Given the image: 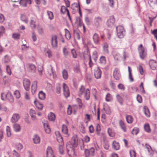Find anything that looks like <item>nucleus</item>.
I'll list each match as a JSON object with an SVG mask.
<instances>
[{"instance_id":"obj_46","label":"nucleus","mask_w":157,"mask_h":157,"mask_svg":"<svg viewBox=\"0 0 157 157\" xmlns=\"http://www.w3.org/2000/svg\"><path fill=\"white\" fill-rule=\"evenodd\" d=\"M21 19L22 21L25 23H28V20L25 15L22 14L21 16Z\"/></svg>"},{"instance_id":"obj_10","label":"nucleus","mask_w":157,"mask_h":157,"mask_svg":"<svg viewBox=\"0 0 157 157\" xmlns=\"http://www.w3.org/2000/svg\"><path fill=\"white\" fill-rule=\"evenodd\" d=\"M113 76L116 80H119L120 79L121 75L118 69L116 68L115 69L113 73Z\"/></svg>"},{"instance_id":"obj_40","label":"nucleus","mask_w":157,"mask_h":157,"mask_svg":"<svg viewBox=\"0 0 157 157\" xmlns=\"http://www.w3.org/2000/svg\"><path fill=\"white\" fill-rule=\"evenodd\" d=\"M145 131L149 133L151 132V129L148 124H145L144 125Z\"/></svg>"},{"instance_id":"obj_42","label":"nucleus","mask_w":157,"mask_h":157,"mask_svg":"<svg viewBox=\"0 0 157 157\" xmlns=\"http://www.w3.org/2000/svg\"><path fill=\"white\" fill-rule=\"evenodd\" d=\"M39 98L41 100H44L45 98V94L42 91H40L39 93Z\"/></svg>"},{"instance_id":"obj_17","label":"nucleus","mask_w":157,"mask_h":157,"mask_svg":"<svg viewBox=\"0 0 157 157\" xmlns=\"http://www.w3.org/2000/svg\"><path fill=\"white\" fill-rule=\"evenodd\" d=\"M68 154L70 157H75L76 155L75 152V149L73 148H67Z\"/></svg>"},{"instance_id":"obj_47","label":"nucleus","mask_w":157,"mask_h":157,"mask_svg":"<svg viewBox=\"0 0 157 157\" xmlns=\"http://www.w3.org/2000/svg\"><path fill=\"white\" fill-rule=\"evenodd\" d=\"M104 109L105 110L106 113L110 114L111 113L110 109L108 106L104 105Z\"/></svg>"},{"instance_id":"obj_50","label":"nucleus","mask_w":157,"mask_h":157,"mask_svg":"<svg viewBox=\"0 0 157 157\" xmlns=\"http://www.w3.org/2000/svg\"><path fill=\"white\" fill-rule=\"evenodd\" d=\"M106 63L105 58L104 56H102L100 59V63L103 64H105Z\"/></svg>"},{"instance_id":"obj_24","label":"nucleus","mask_w":157,"mask_h":157,"mask_svg":"<svg viewBox=\"0 0 157 157\" xmlns=\"http://www.w3.org/2000/svg\"><path fill=\"white\" fill-rule=\"evenodd\" d=\"M145 146L149 155H153L154 154V151L153 150L151 146L147 144H146Z\"/></svg>"},{"instance_id":"obj_58","label":"nucleus","mask_w":157,"mask_h":157,"mask_svg":"<svg viewBox=\"0 0 157 157\" xmlns=\"http://www.w3.org/2000/svg\"><path fill=\"white\" fill-rule=\"evenodd\" d=\"M43 70V67L42 66H40L38 67V70L39 72V74L40 75H42V72Z\"/></svg>"},{"instance_id":"obj_13","label":"nucleus","mask_w":157,"mask_h":157,"mask_svg":"<svg viewBox=\"0 0 157 157\" xmlns=\"http://www.w3.org/2000/svg\"><path fill=\"white\" fill-rule=\"evenodd\" d=\"M93 40L94 44L96 45H98L100 44V40L99 36L98 34L94 33L93 36Z\"/></svg>"},{"instance_id":"obj_43","label":"nucleus","mask_w":157,"mask_h":157,"mask_svg":"<svg viewBox=\"0 0 157 157\" xmlns=\"http://www.w3.org/2000/svg\"><path fill=\"white\" fill-rule=\"evenodd\" d=\"M108 132L109 135L112 137H113L115 136V133L111 128H109L108 130Z\"/></svg>"},{"instance_id":"obj_37","label":"nucleus","mask_w":157,"mask_h":157,"mask_svg":"<svg viewBox=\"0 0 157 157\" xmlns=\"http://www.w3.org/2000/svg\"><path fill=\"white\" fill-rule=\"evenodd\" d=\"M62 74L63 78L65 80L67 79L68 77V74L67 71L65 69H64L62 71Z\"/></svg>"},{"instance_id":"obj_33","label":"nucleus","mask_w":157,"mask_h":157,"mask_svg":"<svg viewBox=\"0 0 157 157\" xmlns=\"http://www.w3.org/2000/svg\"><path fill=\"white\" fill-rule=\"evenodd\" d=\"M128 70L129 73V79L130 82H133V78L132 75V70L131 68V67L129 66L128 67Z\"/></svg>"},{"instance_id":"obj_4","label":"nucleus","mask_w":157,"mask_h":157,"mask_svg":"<svg viewBox=\"0 0 157 157\" xmlns=\"http://www.w3.org/2000/svg\"><path fill=\"white\" fill-rule=\"evenodd\" d=\"M117 35L120 38H123L125 35V31L124 28L121 26L116 27Z\"/></svg>"},{"instance_id":"obj_30","label":"nucleus","mask_w":157,"mask_h":157,"mask_svg":"<svg viewBox=\"0 0 157 157\" xmlns=\"http://www.w3.org/2000/svg\"><path fill=\"white\" fill-rule=\"evenodd\" d=\"M7 96V99L10 102H13L14 101L13 98L10 92L9 91L8 92Z\"/></svg>"},{"instance_id":"obj_5","label":"nucleus","mask_w":157,"mask_h":157,"mask_svg":"<svg viewBox=\"0 0 157 157\" xmlns=\"http://www.w3.org/2000/svg\"><path fill=\"white\" fill-rule=\"evenodd\" d=\"M57 37L56 35H53L51 37V44L53 48H56L57 47Z\"/></svg>"},{"instance_id":"obj_14","label":"nucleus","mask_w":157,"mask_h":157,"mask_svg":"<svg viewBox=\"0 0 157 157\" xmlns=\"http://www.w3.org/2000/svg\"><path fill=\"white\" fill-rule=\"evenodd\" d=\"M150 68L153 70H155L157 67V62L154 60H151L149 62Z\"/></svg>"},{"instance_id":"obj_16","label":"nucleus","mask_w":157,"mask_h":157,"mask_svg":"<svg viewBox=\"0 0 157 157\" xmlns=\"http://www.w3.org/2000/svg\"><path fill=\"white\" fill-rule=\"evenodd\" d=\"M102 21V18L100 16H96L94 19V24L96 27H98Z\"/></svg>"},{"instance_id":"obj_18","label":"nucleus","mask_w":157,"mask_h":157,"mask_svg":"<svg viewBox=\"0 0 157 157\" xmlns=\"http://www.w3.org/2000/svg\"><path fill=\"white\" fill-rule=\"evenodd\" d=\"M20 118L19 114L18 113H14L13 114L11 119V122L15 123L18 121Z\"/></svg>"},{"instance_id":"obj_21","label":"nucleus","mask_w":157,"mask_h":157,"mask_svg":"<svg viewBox=\"0 0 157 157\" xmlns=\"http://www.w3.org/2000/svg\"><path fill=\"white\" fill-rule=\"evenodd\" d=\"M49 69L48 70V72L49 75L52 76L53 78H56V75L53 69V67L51 65L50 66Z\"/></svg>"},{"instance_id":"obj_53","label":"nucleus","mask_w":157,"mask_h":157,"mask_svg":"<svg viewBox=\"0 0 157 157\" xmlns=\"http://www.w3.org/2000/svg\"><path fill=\"white\" fill-rule=\"evenodd\" d=\"M29 46H27L26 44H23L21 46V49L23 52L27 51L29 49Z\"/></svg>"},{"instance_id":"obj_39","label":"nucleus","mask_w":157,"mask_h":157,"mask_svg":"<svg viewBox=\"0 0 157 157\" xmlns=\"http://www.w3.org/2000/svg\"><path fill=\"white\" fill-rule=\"evenodd\" d=\"M126 118L127 122L129 124L132 123L133 120V117L130 115L126 116Z\"/></svg>"},{"instance_id":"obj_57","label":"nucleus","mask_w":157,"mask_h":157,"mask_svg":"<svg viewBox=\"0 0 157 157\" xmlns=\"http://www.w3.org/2000/svg\"><path fill=\"white\" fill-rule=\"evenodd\" d=\"M14 95L17 98H19L20 97V92L18 90H16L14 92Z\"/></svg>"},{"instance_id":"obj_31","label":"nucleus","mask_w":157,"mask_h":157,"mask_svg":"<svg viewBox=\"0 0 157 157\" xmlns=\"http://www.w3.org/2000/svg\"><path fill=\"white\" fill-rule=\"evenodd\" d=\"M119 124L121 129L124 132H126L127 130L126 127L124 122L123 121L121 120L119 121Z\"/></svg>"},{"instance_id":"obj_25","label":"nucleus","mask_w":157,"mask_h":157,"mask_svg":"<svg viewBox=\"0 0 157 157\" xmlns=\"http://www.w3.org/2000/svg\"><path fill=\"white\" fill-rule=\"evenodd\" d=\"M57 140L59 143L62 142H63V140L61 134L59 131H56L55 132Z\"/></svg>"},{"instance_id":"obj_45","label":"nucleus","mask_w":157,"mask_h":157,"mask_svg":"<svg viewBox=\"0 0 157 157\" xmlns=\"http://www.w3.org/2000/svg\"><path fill=\"white\" fill-rule=\"evenodd\" d=\"M105 99L106 101L108 102L110 101L113 99L112 96L111 94L108 93L106 95Z\"/></svg>"},{"instance_id":"obj_1","label":"nucleus","mask_w":157,"mask_h":157,"mask_svg":"<svg viewBox=\"0 0 157 157\" xmlns=\"http://www.w3.org/2000/svg\"><path fill=\"white\" fill-rule=\"evenodd\" d=\"M78 94L80 96L84 95L85 99L88 100L90 98V92L89 89H86L85 87L82 85L79 89Z\"/></svg>"},{"instance_id":"obj_51","label":"nucleus","mask_w":157,"mask_h":157,"mask_svg":"<svg viewBox=\"0 0 157 157\" xmlns=\"http://www.w3.org/2000/svg\"><path fill=\"white\" fill-rule=\"evenodd\" d=\"M139 131V129L138 128L135 127L133 129L132 133L133 135L137 134Z\"/></svg>"},{"instance_id":"obj_38","label":"nucleus","mask_w":157,"mask_h":157,"mask_svg":"<svg viewBox=\"0 0 157 157\" xmlns=\"http://www.w3.org/2000/svg\"><path fill=\"white\" fill-rule=\"evenodd\" d=\"M60 144L59 145V150L60 153L61 154H63L64 153V150L63 149V145L64 144L63 142H62L59 143Z\"/></svg>"},{"instance_id":"obj_52","label":"nucleus","mask_w":157,"mask_h":157,"mask_svg":"<svg viewBox=\"0 0 157 157\" xmlns=\"http://www.w3.org/2000/svg\"><path fill=\"white\" fill-rule=\"evenodd\" d=\"M47 13L48 16L49 18L51 20L53 19L54 18V16L53 13L51 11H47Z\"/></svg>"},{"instance_id":"obj_55","label":"nucleus","mask_w":157,"mask_h":157,"mask_svg":"<svg viewBox=\"0 0 157 157\" xmlns=\"http://www.w3.org/2000/svg\"><path fill=\"white\" fill-rule=\"evenodd\" d=\"M66 30L65 32V36L67 40H69L70 39L71 37V34L70 32L68 30H67L65 29Z\"/></svg>"},{"instance_id":"obj_56","label":"nucleus","mask_w":157,"mask_h":157,"mask_svg":"<svg viewBox=\"0 0 157 157\" xmlns=\"http://www.w3.org/2000/svg\"><path fill=\"white\" fill-rule=\"evenodd\" d=\"M76 22H78V26L80 27L82 26L84 24L82 23V20L80 17H78L76 19Z\"/></svg>"},{"instance_id":"obj_19","label":"nucleus","mask_w":157,"mask_h":157,"mask_svg":"<svg viewBox=\"0 0 157 157\" xmlns=\"http://www.w3.org/2000/svg\"><path fill=\"white\" fill-rule=\"evenodd\" d=\"M43 123L45 132L47 133H49L51 132V130L49 127L48 121H43Z\"/></svg>"},{"instance_id":"obj_29","label":"nucleus","mask_w":157,"mask_h":157,"mask_svg":"<svg viewBox=\"0 0 157 157\" xmlns=\"http://www.w3.org/2000/svg\"><path fill=\"white\" fill-rule=\"evenodd\" d=\"M13 128L14 130L16 132H20L21 130V127L20 125L17 124H15L13 125Z\"/></svg>"},{"instance_id":"obj_64","label":"nucleus","mask_w":157,"mask_h":157,"mask_svg":"<svg viewBox=\"0 0 157 157\" xmlns=\"http://www.w3.org/2000/svg\"><path fill=\"white\" fill-rule=\"evenodd\" d=\"M130 154L131 157H136V154L135 151L134 150H130Z\"/></svg>"},{"instance_id":"obj_6","label":"nucleus","mask_w":157,"mask_h":157,"mask_svg":"<svg viewBox=\"0 0 157 157\" xmlns=\"http://www.w3.org/2000/svg\"><path fill=\"white\" fill-rule=\"evenodd\" d=\"M117 99L118 102L121 104H122L123 99H127L128 98L127 95L125 93L122 94V96L119 94L116 95Z\"/></svg>"},{"instance_id":"obj_28","label":"nucleus","mask_w":157,"mask_h":157,"mask_svg":"<svg viewBox=\"0 0 157 157\" xmlns=\"http://www.w3.org/2000/svg\"><path fill=\"white\" fill-rule=\"evenodd\" d=\"M33 140V142L35 144H39L40 142V138L37 135H35L34 136Z\"/></svg>"},{"instance_id":"obj_41","label":"nucleus","mask_w":157,"mask_h":157,"mask_svg":"<svg viewBox=\"0 0 157 157\" xmlns=\"http://www.w3.org/2000/svg\"><path fill=\"white\" fill-rule=\"evenodd\" d=\"M48 118L50 121H53L55 120V114L52 113H51L48 115Z\"/></svg>"},{"instance_id":"obj_59","label":"nucleus","mask_w":157,"mask_h":157,"mask_svg":"<svg viewBox=\"0 0 157 157\" xmlns=\"http://www.w3.org/2000/svg\"><path fill=\"white\" fill-rule=\"evenodd\" d=\"M117 87L118 88L121 90H125V86L121 83L119 84L118 85Z\"/></svg>"},{"instance_id":"obj_54","label":"nucleus","mask_w":157,"mask_h":157,"mask_svg":"<svg viewBox=\"0 0 157 157\" xmlns=\"http://www.w3.org/2000/svg\"><path fill=\"white\" fill-rule=\"evenodd\" d=\"M67 113L68 115H71L72 113H73V110L72 108L70 105L68 106L67 110Z\"/></svg>"},{"instance_id":"obj_63","label":"nucleus","mask_w":157,"mask_h":157,"mask_svg":"<svg viewBox=\"0 0 157 157\" xmlns=\"http://www.w3.org/2000/svg\"><path fill=\"white\" fill-rule=\"evenodd\" d=\"M144 113L146 116L149 117L150 116V113L148 109L147 108H144Z\"/></svg>"},{"instance_id":"obj_62","label":"nucleus","mask_w":157,"mask_h":157,"mask_svg":"<svg viewBox=\"0 0 157 157\" xmlns=\"http://www.w3.org/2000/svg\"><path fill=\"white\" fill-rule=\"evenodd\" d=\"M7 94H5L4 93H2L1 94V98L3 101H5L7 98Z\"/></svg>"},{"instance_id":"obj_8","label":"nucleus","mask_w":157,"mask_h":157,"mask_svg":"<svg viewBox=\"0 0 157 157\" xmlns=\"http://www.w3.org/2000/svg\"><path fill=\"white\" fill-rule=\"evenodd\" d=\"M26 68L28 71L30 72H35L36 70V67L35 65L29 63L25 66V68Z\"/></svg>"},{"instance_id":"obj_48","label":"nucleus","mask_w":157,"mask_h":157,"mask_svg":"<svg viewBox=\"0 0 157 157\" xmlns=\"http://www.w3.org/2000/svg\"><path fill=\"white\" fill-rule=\"evenodd\" d=\"M12 154L13 157H21L20 154L15 150H13Z\"/></svg>"},{"instance_id":"obj_9","label":"nucleus","mask_w":157,"mask_h":157,"mask_svg":"<svg viewBox=\"0 0 157 157\" xmlns=\"http://www.w3.org/2000/svg\"><path fill=\"white\" fill-rule=\"evenodd\" d=\"M63 94L65 97L67 98L69 96L70 93L69 88L67 84L64 83L63 84Z\"/></svg>"},{"instance_id":"obj_26","label":"nucleus","mask_w":157,"mask_h":157,"mask_svg":"<svg viewBox=\"0 0 157 157\" xmlns=\"http://www.w3.org/2000/svg\"><path fill=\"white\" fill-rule=\"evenodd\" d=\"M112 148L115 150H118L120 148V145L118 142L114 141L112 143Z\"/></svg>"},{"instance_id":"obj_20","label":"nucleus","mask_w":157,"mask_h":157,"mask_svg":"<svg viewBox=\"0 0 157 157\" xmlns=\"http://www.w3.org/2000/svg\"><path fill=\"white\" fill-rule=\"evenodd\" d=\"M47 157H55L53 152L52 148L50 147H48L47 150Z\"/></svg>"},{"instance_id":"obj_35","label":"nucleus","mask_w":157,"mask_h":157,"mask_svg":"<svg viewBox=\"0 0 157 157\" xmlns=\"http://www.w3.org/2000/svg\"><path fill=\"white\" fill-rule=\"evenodd\" d=\"M3 82L4 84H9L10 82V79L8 77L5 76L3 78Z\"/></svg>"},{"instance_id":"obj_11","label":"nucleus","mask_w":157,"mask_h":157,"mask_svg":"<svg viewBox=\"0 0 157 157\" xmlns=\"http://www.w3.org/2000/svg\"><path fill=\"white\" fill-rule=\"evenodd\" d=\"M23 84L25 89L29 90L30 85V80L27 78H25L23 81Z\"/></svg>"},{"instance_id":"obj_44","label":"nucleus","mask_w":157,"mask_h":157,"mask_svg":"<svg viewBox=\"0 0 157 157\" xmlns=\"http://www.w3.org/2000/svg\"><path fill=\"white\" fill-rule=\"evenodd\" d=\"M16 147L17 150L20 151L23 148V146L22 144L18 143L16 144Z\"/></svg>"},{"instance_id":"obj_7","label":"nucleus","mask_w":157,"mask_h":157,"mask_svg":"<svg viewBox=\"0 0 157 157\" xmlns=\"http://www.w3.org/2000/svg\"><path fill=\"white\" fill-rule=\"evenodd\" d=\"M95 149L93 147H91L89 149H86L85 152L86 157L93 156L94 154Z\"/></svg>"},{"instance_id":"obj_32","label":"nucleus","mask_w":157,"mask_h":157,"mask_svg":"<svg viewBox=\"0 0 157 157\" xmlns=\"http://www.w3.org/2000/svg\"><path fill=\"white\" fill-rule=\"evenodd\" d=\"M35 16L34 15L33 16V18L31 19L30 22V26L33 29L35 28L36 26L35 24L36 21L35 20Z\"/></svg>"},{"instance_id":"obj_36","label":"nucleus","mask_w":157,"mask_h":157,"mask_svg":"<svg viewBox=\"0 0 157 157\" xmlns=\"http://www.w3.org/2000/svg\"><path fill=\"white\" fill-rule=\"evenodd\" d=\"M73 33L75 36L78 40H80V36L79 31L77 30H74Z\"/></svg>"},{"instance_id":"obj_22","label":"nucleus","mask_w":157,"mask_h":157,"mask_svg":"<svg viewBox=\"0 0 157 157\" xmlns=\"http://www.w3.org/2000/svg\"><path fill=\"white\" fill-rule=\"evenodd\" d=\"M37 82L36 81H34L31 86V92L33 94H34L37 90Z\"/></svg>"},{"instance_id":"obj_23","label":"nucleus","mask_w":157,"mask_h":157,"mask_svg":"<svg viewBox=\"0 0 157 157\" xmlns=\"http://www.w3.org/2000/svg\"><path fill=\"white\" fill-rule=\"evenodd\" d=\"M109 46L106 42H104L103 44V51L104 54H108L109 53L108 49Z\"/></svg>"},{"instance_id":"obj_49","label":"nucleus","mask_w":157,"mask_h":157,"mask_svg":"<svg viewBox=\"0 0 157 157\" xmlns=\"http://www.w3.org/2000/svg\"><path fill=\"white\" fill-rule=\"evenodd\" d=\"M76 101L78 103L79 108H82L83 106V103L82 102L81 100L79 98H77L76 99Z\"/></svg>"},{"instance_id":"obj_3","label":"nucleus","mask_w":157,"mask_h":157,"mask_svg":"<svg viewBox=\"0 0 157 157\" xmlns=\"http://www.w3.org/2000/svg\"><path fill=\"white\" fill-rule=\"evenodd\" d=\"M138 50L140 58L144 59L147 55V50L143 46L140 44L138 47Z\"/></svg>"},{"instance_id":"obj_61","label":"nucleus","mask_w":157,"mask_h":157,"mask_svg":"<svg viewBox=\"0 0 157 157\" xmlns=\"http://www.w3.org/2000/svg\"><path fill=\"white\" fill-rule=\"evenodd\" d=\"M138 70L141 75H143L144 74V71L141 65H139L138 67Z\"/></svg>"},{"instance_id":"obj_2","label":"nucleus","mask_w":157,"mask_h":157,"mask_svg":"<svg viewBox=\"0 0 157 157\" xmlns=\"http://www.w3.org/2000/svg\"><path fill=\"white\" fill-rule=\"evenodd\" d=\"M78 139L77 135L73 136L70 141L68 142L67 144V147L68 148H75L78 145Z\"/></svg>"},{"instance_id":"obj_60","label":"nucleus","mask_w":157,"mask_h":157,"mask_svg":"<svg viewBox=\"0 0 157 157\" xmlns=\"http://www.w3.org/2000/svg\"><path fill=\"white\" fill-rule=\"evenodd\" d=\"M6 71L7 74L10 75L12 74V72L11 71V69L9 65H7L6 67Z\"/></svg>"},{"instance_id":"obj_12","label":"nucleus","mask_w":157,"mask_h":157,"mask_svg":"<svg viewBox=\"0 0 157 157\" xmlns=\"http://www.w3.org/2000/svg\"><path fill=\"white\" fill-rule=\"evenodd\" d=\"M101 71L99 67H97L95 68L94 71V75L95 78L97 79H99L101 77Z\"/></svg>"},{"instance_id":"obj_34","label":"nucleus","mask_w":157,"mask_h":157,"mask_svg":"<svg viewBox=\"0 0 157 157\" xmlns=\"http://www.w3.org/2000/svg\"><path fill=\"white\" fill-rule=\"evenodd\" d=\"M20 3L21 5L23 6H26L27 4H31V2L30 0L27 1V0H21L20 2Z\"/></svg>"},{"instance_id":"obj_15","label":"nucleus","mask_w":157,"mask_h":157,"mask_svg":"<svg viewBox=\"0 0 157 157\" xmlns=\"http://www.w3.org/2000/svg\"><path fill=\"white\" fill-rule=\"evenodd\" d=\"M115 22V19L113 16L110 17L107 21V25L109 27H112L113 26Z\"/></svg>"},{"instance_id":"obj_27","label":"nucleus","mask_w":157,"mask_h":157,"mask_svg":"<svg viewBox=\"0 0 157 157\" xmlns=\"http://www.w3.org/2000/svg\"><path fill=\"white\" fill-rule=\"evenodd\" d=\"M62 131L63 133L66 136H69V134L68 132V128L67 126L65 125H63L62 127Z\"/></svg>"}]
</instances>
